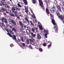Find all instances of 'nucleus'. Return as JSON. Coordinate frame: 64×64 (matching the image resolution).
Segmentation results:
<instances>
[{
  "label": "nucleus",
  "instance_id": "ea45409f",
  "mask_svg": "<svg viewBox=\"0 0 64 64\" xmlns=\"http://www.w3.org/2000/svg\"><path fill=\"white\" fill-rule=\"evenodd\" d=\"M51 46V44L48 45V48H49V47H50V46Z\"/></svg>",
  "mask_w": 64,
  "mask_h": 64
},
{
  "label": "nucleus",
  "instance_id": "72a5a7b5",
  "mask_svg": "<svg viewBox=\"0 0 64 64\" xmlns=\"http://www.w3.org/2000/svg\"><path fill=\"white\" fill-rule=\"evenodd\" d=\"M43 45L44 47H45L46 46V43H44L43 44Z\"/></svg>",
  "mask_w": 64,
  "mask_h": 64
},
{
  "label": "nucleus",
  "instance_id": "0e129e2a",
  "mask_svg": "<svg viewBox=\"0 0 64 64\" xmlns=\"http://www.w3.org/2000/svg\"><path fill=\"white\" fill-rule=\"evenodd\" d=\"M32 39L34 40V38H32Z\"/></svg>",
  "mask_w": 64,
  "mask_h": 64
},
{
  "label": "nucleus",
  "instance_id": "de8ad7c7",
  "mask_svg": "<svg viewBox=\"0 0 64 64\" xmlns=\"http://www.w3.org/2000/svg\"><path fill=\"white\" fill-rule=\"evenodd\" d=\"M62 10L64 11V8L62 7Z\"/></svg>",
  "mask_w": 64,
  "mask_h": 64
},
{
  "label": "nucleus",
  "instance_id": "37998d69",
  "mask_svg": "<svg viewBox=\"0 0 64 64\" xmlns=\"http://www.w3.org/2000/svg\"><path fill=\"white\" fill-rule=\"evenodd\" d=\"M5 30L8 32H9V31H8V29H7V28H5Z\"/></svg>",
  "mask_w": 64,
  "mask_h": 64
},
{
  "label": "nucleus",
  "instance_id": "c03bdc74",
  "mask_svg": "<svg viewBox=\"0 0 64 64\" xmlns=\"http://www.w3.org/2000/svg\"><path fill=\"white\" fill-rule=\"evenodd\" d=\"M10 46L11 47H13V45L12 44H11L10 45Z\"/></svg>",
  "mask_w": 64,
  "mask_h": 64
},
{
  "label": "nucleus",
  "instance_id": "49530a36",
  "mask_svg": "<svg viewBox=\"0 0 64 64\" xmlns=\"http://www.w3.org/2000/svg\"><path fill=\"white\" fill-rule=\"evenodd\" d=\"M31 12L33 14H34L33 13V11H32V10H31Z\"/></svg>",
  "mask_w": 64,
  "mask_h": 64
},
{
  "label": "nucleus",
  "instance_id": "4d7b16f0",
  "mask_svg": "<svg viewBox=\"0 0 64 64\" xmlns=\"http://www.w3.org/2000/svg\"><path fill=\"white\" fill-rule=\"evenodd\" d=\"M21 47H22V48H23V47L22 46H21Z\"/></svg>",
  "mask_w": 64,
  "mask_h": 64
},
{
  "label": "nucleus",
  "instance_id": "13d9d810",
  "mask_svg": "<svg viewBox=\"0 0 64 64\" xmlns=\"http://www.w3.org/2000/svg\"><path fill=\"white\" fill-rule=\"evenodd\" d=\"M50 11L51 12V13H52V10H50Z\"/></svg>",
  "mask_w": 64,
  "mask_h": 64
},
{
  "label": "nucleus",
  "instance_id": "1a4fd4ad",
  "mask_svg": "<svg viewBox=\"0 0 64 64\" xmlns=\"http://www.w3.org/2000/svg\"><path fill=\"white\" fill-rule=\"evenodd\" d=\"M37 38L38 39H41V36L39 34H37Z\"/></svg>",
  "mask_w": 64,
  "mask_h": 64
},
{
  "label": "nucleus",
  "instance_id": "bb28decb",
  "mask_svg": "<svg viewBox=\"0 0 64 64\" xmlns=\"http://www.w3.org/2000/svg\"><path fill=\"white\" fill-rule=\"evenodd\" d=\"M17 5L19 7H20V8L22 7V6H21V5L20 4H19V3H18L17 4Z\"/></svg>",
  "mask_w": 64,
  "mask_h": 64
},
{
  "label": "nucleus",
  "instance_id": "052dcab7",
  "mask_svg": "<svg viewBox=\"0 0 64 64\" xmlns=\"http://www.w3.org/2000/svg\"><path fill=\"white\" fill-rule=\"evenodd\" d=\"M10 1H12V0H10Z\"/></svg>",
  "mask_w": 64,
  "mask_h": 64
},
{
  "label": "nucleus",
  "instance_id": "5701e85b",
  "mask_svg": "<svg viewBox=\"0 0 64 64\" xmlns=\"http://www.w3.org/2000/svg\"><path fill=\"white\" fill-rule=\"evenodd\" d=\"M56 14L57 16H58V17H59V15H60V13H59V12H58V11H57L56 12Z\"/></svg>",
  "mask_w": 64,
  "mask_h": 64
},
{
  "label": "nucleus",
  "instance_id": "393cba45",
  "mask_svg": "<svg viewBox=\"0 0 64 64\" xmlns=\"http://www.w3.org/2000/svg\"><path fill=\"white\" fill-rule=\"evenodd\" d=\"M38 50L40 52H43V49L41 48H40L38 49Z\"/></svg>",
  "mask_w": 64,
  "mask_h": 64
},
{
  "label": "nucleus",
  "instance_id": "20e7f679",
  "mask_svg": "<svg viewBox=\"0 0 64 64\" xmlns=\"http://www.w3.org/2000/svg\"><path fill=\"white\" fill-rule=\"evenodd\" d=\"M8 21L9 22H12V24H14V26H16V22L14 21V20H12V19L10 18L8 20Z\"/></svg>",
  "mask_w": 64,
  "mask_h": 64
},
{
  "label": "nucleus",
  "instance_id": "7ed1b4c3",
  "mask_svg": "<svg viewBox=\"0 0 64 64\" xmlns=\"http://www.w3.org/2000/svg\"><path fill=\"white\" fill-rule=\"evenodd\" d=\"M10 29L9 31L10 34H12V35H13L14 33V32H12L13 31H14L15 32H16V30L15 28H12L10 26Z\"/></svg>",
  "mask_w": 64,
  "mask_h": 64
},
{
  "label": "nucleus",
  "instance_id": "c85d7f7f",
  "mask_svg": "<svg viewBox=\"0 0 64 64\" xmlns=\"http://www.w3.org/2000/svg\"><path fill=\"white\" fill-rule=\"evenodd\" d=\"M7 34H8V35H9L11 37H12V36L11 35V34L9 33H8Z\"/></svg>",
  "mask_w": 64,
  "mask_h": 64
},
{
  "label": "nucleus",
  "instance_id": "58836bf2",
  "mask_svg": "<svg viewBox=\"0 0 64 64\" xmlns=\"http://www.w3.org/2000/svg\"><path fill=\"white\" fill-rule=\"evenodd\" d=\"M1 10H2V11H3L4 10V8L3 7H2L1 8Z\"/></svg>",
  "mask_w": 64,
  "mask_h": 64
},
{
  "label": "nucleus",
  "instance_id": "cd10ccee",
  "mask_svg": "<svg viewBox=\"0 0 64 64\" xmlns=\"http://www.w3.org/2000/svg\"><path fill=\"white\" fill-rule=\"evenodd\" d=\"M6 19L5 18H2V22H3L4 21H5V20H6Z\"/></svg>",
  "mask_w": 64,
  "mask_h": 64
},
{
  "label": "nucleus",
  "instance_id": "8fccbe9b",
  "mask_svg": "<svg viewBox=\"0 0 64 64\" xmlns=\"http://www.w3.org/2000/svg\"><path fill=\"white\" fill-rule=\"evenodd\" d=\"M17 16L18 17H17V18H18V19H20V18L19 17V16H18L17 15Z\"/></svg>",
  "mask_w": 64,
  "mask_h": 64
},
{
  "label": "nucleus",
  "instance_id": "2eb2a0df",
  "mask_svg": "<svg viewBox=\"0 0 64 64\" xmlns=\"http://www.w3.org/2000/svg\"><path fill=\"white\" fill-rule=\"evenodd\" d=\"M23 1L25 5H27V0H23Z\"/></svg>",
  "mask_w": 64,
  "mask_h": 64
},
{
  "label": "nucleus",
  "instance_id": "7c9ffc66",
  "mask_svg": "<svg viewBox=\"0 0 64 64\" xmlns=\"http://www.w3.org/2000/svg\"><path fill=\"white\" fill-rule=\"evenodd\" d=\"M29 48H30V49H33V48L31 46V45H30L28 47Z\"/></svg>",
  "mask_w": 64,
  "mask_h": 64
},
{
  "label": "nucleus",
  "instance_id": "6e6552de",
  "mask_svg": "<svg viewBox=\"0 0 64 64\" xmlns=\"http://www.w3.org/2000/svg\"><path fill=\"white\" fill-rule=\"evenodd\" d=\"M38 1L40 6L42 5H43V2H42V0H38Z\"/></svg>",
  "mask_w": 64,
  "mask_h": 64
},
{
  "label": "nucleus",
  "instance_id": "774afa93",
  "mask_svg": "<svg viewBox=\"0 0 64 64\" xmlns=\"http://www.w3.org/2000/svg\"><path fill=\"white\" fill-rule=\"evenodd\" d=\"M1 11H0V12Z\"/></svg>",
  "mask_w": 64,
  "mask_h": 64
},
{
  "label": "nucleus",
  "instance_id": "6e6d98bb",
  "mask_svg": "<svg viewBox=\"0 0 64 64\" xmlns=\"http://www.w3.org/2000/svg\"><path fill=\"white\" fill-rule=\"evenodd\" d=\"M18 45H19L20 46V45H20V44L18 43Z\"/></svg>",
  "mask_w": 64,
  "mask_h": 64
},
{
  "label": "nucleus",
  "instance_id": "39448f33",
  "mask_svg": "<svg viewBox=\"0 0 64 64\" xmlns=\"http://www.w3.org/2000/svg\"><path fill=\"white\" fill-rule=\"evenodd\" d=\"M44 34V36L45 37V38H47V34H49V33H48V30H46L44 29V33H45Z\"/></svg>",
  "mask_w": 64,
  "mask_h": 64
},
{
  "label": "nucleus",
  "instance_id": "4468645a",
  "mask_svg": "<svg viewBox=\"0 0 64 64\" xmlns=\"http://www.w3.org/2000/svg\"><path fill=\"white\" fill-rule=\"evenodd\" d=\"M12 39L14 40H16V36H15V35H13L12 36Z\"/></svg>",
  "mask_w": 64,
  "mask_h": 64
},
{
  "label": "nucleus",
  "instance_id": "dca6fc26",
  "mask_svg": "<svg viewBox=\"0 0 64 64\" xmlns=\"http://www.w3.org/2000/svg\"><path fill=\"white\" fill-rule=\"evenodd\" d=\"M4 5H5L6 8H7V9H9V6H8L7 4H4Z\"/></svg>",
  "mask_w": 64,
  "mask_h": 64
},
{
  "label": "nucleus",
  "instance_id": "864d4df0",
  "mask_svg": "<svg viewBox=\"0 0 64 64\" xmlns=\"http://www.w3.org/2000/svg\"><path fill=\"white\" fill-rule=\"evenodd\" d=\"M63 5L64 6V2L63 3Z\"/></svg>",
  "mask_w": 64,
  "mask_h": 64
},
{
  "label": "nucleus",
  "instance_id": "423d86ee",
  "mask_svg": "<svg viewBox=\"0 0 64 64\" xmlns=\"http://www.w3.org/2000/svg\"><path fill=\"white\" fill-rule=\"evenodd\" d=\"M29 39L30 42V44L32 45H35V43H34V42H33V40L30 39Z\"/></svg>",
  "mask_w": 64,
  "mask_h": 64
},
{
  "label": "nucleus",
  "instance_id": "bf43d9fd",
  "mask_svg": "<svg viewBox=\"0 0 64 64\" xmlns=\"http://www.w3.org/2000/svg\"><path fill=\"white\" fill-rule=\"evenodd\" d=\"M29 14H30V15H31V14H30V12H29Z\"/></svg>",
  "mask_w": 64,
  "mask_h": 64
},
{
  "label": "nucleus",
  "instance_id": "69168bd1",
  "mask_svg": "<svg viewBox=\"0 0 64 64\" xmlns=\"http://www.w3.org/2000/svg\"><path fill=\"white\" fill-rule=\"evenodd\" d=\"M32 37V38H32V37Z\"/></svg>",
  "mask_w": 64,
  "mask_h": 64
},
{
  "label": "nucleus",
  "instance_id": "aec40b11",
  "mask_svg": "<svg viewBox=\"0 0 64 64\" xmlns=\"http://www.w3.org/2000/svg\"><path fill=\"white\" fill-rule=\"evenodd\" d=\"M10 16H12L13 17H15V15H14V14H13V13L12 12H10Z\"/></svg>",
  "mask_w": 64,
  "mask_h": 64
},
{
  "label": "nucleus",
  "instance_id": "f03ea898",
  "mask_svg": "<svg viewBox=\"0 0 64 64\" xmlns=\"http://www.w3.org/2000/svg\"><path fill=\"white\" fill-rule=\"evenodd\" d=\"M52 23L54 25H55L54 26V28L56 32H57L58 31V26L56 24V23H55V22L54 20V18L52 19Z\"/></svg>",
  "mask_w": 64,
  "mask_h": 64
},
{
  "label": "nucleus",
  "instance_id": "e2e57ef3",
  "mask_svg": "<svg viewBox=\"0 0 64 64\" xmlns=\"http://www.w3.org/2000/svg\"><path fill=\"white\" fill-rule=\"evenodd\" d=\"M27 28H28V26H27Z\"/></svg>",
  "mask_w": 64,
  "mask_h": 64
},
{
  "label": "nucleus",
  "instance_id": "338daca9",
  "mask_svg": "<svg viewBox=\"0 0 64 64\" xmlns=\"http://www.w3.org/2000/svg\"><path fill=\"white\" fill-rule=\"evenodd\" d=\"M4 26H5V25H4Z\"/></svg>",
  "mask_w": 64,
  "mask_h": 64
},
{
  "label": "nucleus",
  "instance_id": "a19ab883",
  "mask_svg": "<svg viewBox=\"0 0 64 64\" xmlns=\"http://www.w3.org/2000/svg\"><path fill=\"white\" fill-rule=\"evenodd\" d=\"M33 17H34V18H36V16H35V14H33Z\"/></svg>",
  "mask_w": 64,
  "mask_h": 64
},
{
  "label": "nucleus",
  "instance_id": "a18cd8bd",
  "mask_svg": "<svg viewBox=\"0 0 64 64\" xmlns=\"http://www.w3.org/2000/svg\"><path fill=\"white\" fill-rule=\"evenodd\" d=\"M4 20V22H5V23H7V21L6 20Z\"/></svg>",
  "mask_w": 64,
  "mask_h": 64
},
{
  "label": "nucleus",
  "instance_id": "09e8293b",
  "mask_svg": "<svg viewBox=\"0 0 64 64\" xmlns=\"http://www.w3.org/2000/svg\"><path fill=\"white\" fill-rule=\"evenodd\" d=\"M2 1L3 2H4V1H5L6 0H2Z\"/></svg>",
  "mask_w": 64,
  "mask_h": 64
},
{
  "label": "nucleus",
  "instance_id": "2f4dec72",
  "mask_svg": "<svg viewBox=\"0 0 64 64\" xmlns=\"http://www.w3.org/2000/svg\"><path fill=\"white\" fill-rule=\"evenodd\" d=\"M30 24H31V25L33 26L34 25H33V23H32V22H31V21H30Z\"/></svg>",
  "mask_w": 64,
  "mask_h": 64
},
{
  "label": "nucleus",
  "instance_id": "6ab92c4d",
  "mask_svg": "<svg viewBox=\"0 0 64 64\" xmlns=\"http://www.w3.org/2000/svg\"><path fill=\"white\" fill-rule=\"evenodd\" d=\"M52 9H53L52 10V12H54V11L56 10V9H55V7L54 6H53Z\"/></svg>",
  "mask_w": 64,
  "mask_h": 64
},
{
  "label": "nucleus",
  "instance_id": "a878e982",
  "mask_svg": "<svg viewBox=\"0 0 64 64\" xmlns=\"http://www.w3.org/2000/svg\"><path fill=\"white\" fill-rule=\"evenodd\" d=\"M26 41L27 43L28 44H29V39H27L26 40Z\"/></svg>",
  "mask_w": 64,
  "mask_h": 64
},
{
  "label": "nucleus",
  "instance_id": "9b49d317",
  "mask_svg": "<svg viewBox=\"0 0 64 64\" xmlns=\"http://www.w3.org/2000/svg\"><path fill=\"white\" fill-rule=\"evenodd\" d=\"M19 23L20 24V26L22 27H24V25H23V23H22L21 22L19 21Z\"/></svg>",
  "mask_w": 64,
  "mask_h": 64
},
{
  "label": "nucleus",
  "instance_id": "4c0bfd02",
  "mask_svg": "<svg viewBox=\"0 0 64 64\" xmlns=\"http://www.w3.org/2000/svg\"><path fill=\"white\" fill-rule=\"evenodd\" d=\"M21 40L22 42H24V40H23V38H21Z\"/></svg>",
  "mask_w": 64,
  "mask_h": 64
},
{
  "label": "nucleus",
  "instance_id": "c9c22d12",
  "mask_svg": "<svg viewBox=\"0 0 64 64\" xmlns=\"http://www.w3.org/2000/svg\"><path fill=\"white\" fill-rule=\"evenodd\" d=\"M32 31L34 32V31H35V29L33 28H32Z\"/></svg>",
  "mask_w": 64,
  "mask_h": 64
},
{
  "label": "nucleus",
  "instance_id": "f8f14e48",
  "mask_svg": "<svg viewBox=\"0 0 64 64\" xmlns=\"http://www.w3.org/2000/svg\"><path fill=\"white\" fill-rule=\"evenodd\" d=\"M57 8L58 10H59L60 12H61V10L60 6H58L57 7Z\"/></svg>",
  "mask_w": 64,
  "mask_h": 64
},
{
  "label": "nucleus",
  "instance_id": "9d476101",
  "mask_svg": "<svg viewBox=\"0 0 64 64\" xmlns=\"http://www.w3.org/2000/svg\"><path fill=\"white\" fill-rule=\"evenodd\" d=\"M3 2L1 1H0V6H3V5H5V4L3 3L4 2L3 1Z\"/></svg>",
  "mask_w": 64,
  "mask_h": 64
},
{
  "label": "nucleus",
  "instance_id": "603ef678",
  "mask_svg": "<svg viewBox=\"0 0 64 64\" xmlns=\"http://www.w3.org/2000/svg\"><path fill=\"white\" fill-rule=\"evenodd\" d=\"M26 26H25V25H24V28H26Z\"/></svg>",
  "mask_w": 64,
  "mask_h": 64
},
{
  "label": "nucleus",
  "instance_id": "680f3d73",
  "mask_svg": "<svg viewBox=\"0 0 64 64\" xmlns=\"http://www.w3.org/2000/svg\"><path fill=\"white\" fill-rule=\"evenodd\" d=\"M38 24H39V22H38Z\"/></svg>",
  "mask_w": 64,
  "mask_h": 64
},
{
  "label": "nucleus",
  "instance_id": "79ce46f5",
  "mask_svg": "<svg viewBox=\"0 0 64 64\" xmlns=\"http://www.w3.org/2000/svg\"><path fill=\"white\" fill-rule=\"evenodd\" d=\"M34 28L35 29H36V32H38V30H37V28Z\"/></svg>",
  "mask_w": 64,
  "mask_h": 64
},
{
  "label": "nucleus",
  "instance_id": "4be33fe9",
  "mask_svg": "<svg viewBox=\"0 0 64 64\" xmlns=\"http://www.w3.org/2000/svg\"><path fill=\"white\" fill-rule=\"evenodd\" d=\"M50 16L51 17V19H54V16H52V14H51L50 13Z\"/></svg>",
  "mask_w": 64,
  "mask_h": 64
},
{
  "label": "nucleus",
  "instance_id": "f704fd0d",
  "mask_svg": "<svg viewBox=\"0 0 64 64\" xmlns=\"http://www.w3.org/2000/svg\"><path fill=\"white\" fill-rule=\"evenodd\" d=\"M7 9H4L3 11H0V12H4V11H7Z\"/></svg>",
  "mask_w": 64,
  "mask_h": 64
},
{
  "label": "nucleus",
  "instance_id": "c756f323",
  "mask_svg": "<svg viewBox=\"0 0 64 64\" xmlns=\"http://www.w3.org/2000/svg\"><path fill=\"white\" fill-rule=\"evenodd\" d=\"M40 6L42 7V9H43V10H44V9H45V8H44V7L43 6V4L41 5V6Z\"/></svg>",
  "mask_w": 64,
  "mask_h": 64
},
{
  "label": "nucleus",
  "instance_id": "f257e3e1",
  "mask_svg": "<svg viewBox=\"0 0 64 64\" xmlns=\"http://www.w3.org/2000/svg\"><path fill=\"white\" fill-rule=\"evenodd\" d=\"M12 11L15 14V15L17 17V12L16 11H20V8H19L17 7H12Z\"/></svg>",
  "mask_w": 64,
  "mask_h": 64
},
{
  "label": "nucleus",
  "instance_id": "0eeeda50",
  "mask_svg": "<svg viewBox=\"0 0 64 64\" xmlns=\"http://www.w3.org/2000/svg\"><path fill=\"white\" fill-rule=\"evenodd\" d=\"M46 12L47 13V14H50V12H49V9L48 8H46Z\"/></svg>",
  "mask_w": 64,
  "mask_h": 64
},
{
  "label": "nucleus",
  "instance_id": "e433bc0d",
  "mask_svg": "<svg viewBox=\"0 0 64 64\" xmlns=\"http://www.w3.org/2000/svg\"><path fill=\"white\" fill-rule=\"evenodd\" d=\"M22 44L23 47H25V43H22Z\"/></svg>",
  "mask_w": 64,
  "mask_h": 64
},
{
  "label": "nucleus",
  "instance_id": "412c9836",
  "mask_svg": "<svg viewBox=\"0 0 64 64\" xmlns=\"http://www.w3.org/2000/svg\"><path fill=\"white\" fill-rule=\"evenodd\" d=\"M38 27L40 29V30H43V28L41 26H38Z\"/></svg>",
  "mask_w": 64,
  "mask_h": 64
},
{
  "label": "nucleus",
  "instance_id": "a211bd4d",
  "mask_svg": "<svg viewBox=\"0 0 64 64\" xmlns=\"http://www.w3.org/2000/svg\"><path fill=\"white\" fill-rule=\"evenodd\" d=\"M25 12L27 13V14H28V9L26 8H25Z\"/></svg>",
  "mask_w": 64,
  "mask_h": 64
},
{
  "label": "nucleus",
  "instance_id": "ddd939ff",
  "mask_svg": "<svg viewBox=\"0 0 64 64\" xmlns=\"http://www.w3.org/2000/svg\"><path fill=\"white\" fill-rule=\"evenodd\" d=\"M30 34H31L32 36L34 38L36 36V34H33V33L32 32H30Z\"/></svg>",
  "mask_w": 64,
  "mask_h": 64
},
{
  "label": "nucleus",
  "instance_id": "3c124183",
  "mask_svg": "<svg viewBox=\"0 0 64 64\" xmlns=\"http://www.w3.org/2000/svg\"><path fill=\"white\" fill-rule=\"evenodd\" d=\"M18 41L19 42H21V40H18Z\"/></svg>",
  "mask_w": 64,
  "mask_h": 64
},
{
  "label": "nucleus",
  "instance_id": "b1692460",
  "mask_svg": "<svg viewBox=\"0 0 64 64\" xmlns=\"http://www.w3.org/2000/svg\"><path fill=\"white\" fill-rule=\"evenodd\" d=\"M32 2L34 4H35L36 2V0H32Z\"/></svg>",
  "mask_w": 64,
  "mask_h": 64
},
{
  "label": "nucleus",
  "instance_id": "f3484780",
  "mask_svg": "<svg viewBox=\"0 0 64 64\" xmlns=\"http://www.w3.org/2000/svg\"><path fill=\"white\" fill-rule=\"evenodd\" d=\"M24 19L25 20H26V21L28 22V23H29V20H28V19L27 18V17L26 16L25 18H24Z\"/></svg>",
  "mask_w": 64,
  "mask_h": 64
},
{
  "label": "nucleus",
  "instance_id": "5fc2aeb1",
  "mask_svg": "<svg viewBox=\"0 0 64 64\" xmlns=\"http://www.w3.org/2000/svg\"><path fill=\"white\" fill-rule=\"evenodd\" d=\"M6 13H7H7H9V12H6Z\"/></svg>",
  "mask_w": 64,
  "mask_h": 64
},
{
  "label": "nucleus",
  "instance_id": "473e14b6",
  "mask_svg": "<svg viewBox=\"0 0 64 64\" xmlns=\"http://www.w3.org/2000/svg\"><path fill=\"white\" fill-rule=\"evenodd\" d=\"M1 22H2V24L4 25V23H3V22H2V20L0 19V23H1Z\"/></svg>",
  "mask_w": 64,
  "mask_h": 64
}]
</instances>
